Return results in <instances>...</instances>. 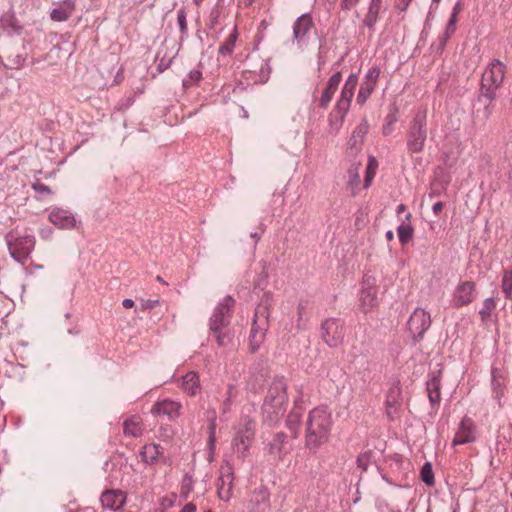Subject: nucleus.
Wrapping results in <instances>:
<instances>
[{"label":"nucleus","instance_id":"1","mask_svg":"<svg viewBox=\"0 0 512 512\" xmlns=\"http://www.w3.org/2000/svg\"><path fill=\"white\" fill-rule=\"evenodd\" d=\"M332 424V413L327 407L319 406L312 409L306 421V447L315 450L327 443Z\"/></svg>","mask_w":512,"mask_h":512},{"label":"nucleus","instance_id":"2","mask_svg":"<svg viewBox=\"0 0 512 512\" xmlns=\"http://www.w3.org/2000/svg\"><path fill=\"white\" fill-rule=\"evenodd\" d=\"M288 405L287 383L283 377H274L269 384L262 412L267 421L276 422Z\"/></svg>","mask_w":512,"mask_h":512},{"label":"nucleus","instance_id":"3","mask_svg":"<svg viewBox=\"0 0 512 512\" xmlns=\"http://www.w3.org/2000/svg\"><path fill=\"white\" fill-rule=\"evenodd\" d=\"M255 433L256 422L247 416L241 418L232 439V448L241 460L247 457L254 441Z\"/></svg>","mask_w":512,"mask_h":512},{"label":"nucleus","instance_id":"4","mask_svg":"<svg viewBox=\"0 0 512 512\" xmlns=\"http://www.w3.org/2000/svg\"><path fill=\"white\" fill-rule=\"evenodd\" d=\"M506 73V66L498 59L492 60L482 74V90L483 95L493 100L495 98L496 90L501 86L504 81Z\"/></svg>","mask_w":512,"mask_h":512},{"label":"nucleus","instance_id":"5","mask_svg":"<svg viewBox=\"0 0 512 512\" xmlns=\"http://www.w3.org/2000/svg\"><path fill=\"white\" fill-rule=\"evenodd\" d=\"M426 138V113L418 112L413 118L407 134L408 151L411 153L422 152L424 149Z\"/></svg>","mask_w":512,"mask_h":512},{"label":"nucleus","instance_id":"6","mask_svg":"<svg viewBox=\"0 0 512 512\" xmlns=\"http://www.w3.org/2000/svg\"><path fill=\"white\" fill-rule=\"evenodd\" d=\"M344 323L338 318H329L321 324V337L330 347H338L344 340Z\"/></svg>","mask_w":512,"mask_h":512},{"label":"nucleus","instance_id":"7","mask_svg":"<svg viewBox=\"0 0 512 512\" xmlns=\"http://www.w3.org/2000/svg\"><path fill=\"white\" fill-rule=\"evenodd\" d=\"M407 326L413 340H422L424 334L431 326V316L429 312L422 308H416L409 317Z\"/></svg>","mask_w":512,"mask_h":512},{"label":"nucleus","instance_id":"8","mask_svg":"<svg viewBox=\"0 0 512 512\" xmlns=\"http://www.w3.org/2000/svg\"><path fill=\"white\" fill-rule=\"evenodd\" d=\"M476 284L473 281H460L451 295L450 303L454 308L471 304L476 299Z\"/></svg>","mask_w":512,"mask_h":512},{"label":"nucleus","instance_id":"9","mask_svg":"<svg viewBox=\"0 0 512 512\" xmlns=\"http://www.w3.org/2000/svg\"><path fill=\"white\" fill-rule=\"evenodd\" d=\"M34 236L16 237L8 242L10 255L18 262L24 263L35 247Z\"/></svg>","mask_w":512,"mask_h":512},{"label":"nucleus","instance_id":"10","mask_svg":"<svg viewBox=\"0 0 512 512\" xmlns=\"http://www.w3.org/2000/svg\"><path fill=\"white\" fill-rule=\"evenodd\" d=\"M358 84V77L356 74H351L345 81V84L342 88L340 98L338 99L333 110L339 112L340 114L347 115L351 101L354 96V91Z\"/></svg>","mask_w":512,"mask_h":512},{"label":"nucleus","instance_id":"11","mask_svg":"<svg viewBox=\"0 0 512 512\" xmlns=\"http://www.w3.org/2000/svg\"><path fill=\"white\" fill-rule=\"evenodd\" d=\"M379 76L380 68L377 66H373L367 71L364 80L361 83L356 99L359 105H364L367 99L370 97L377 85Z\"/></svg>","mask_w":512,"mask_h":512},{"label":"nucleus","instance_id":"12","mask_svg":"<svg viewBox=\"0 0 512 512\" xmlns=\"http://www.w3.org/2000/svg\"><path fill=\"white\" fill-rule=\"evenodd\" d=\"M476 440V430L474 421L469 417H464L455 433L452 445H463Z\"/></svg>","mask_w":512,"mask_h":512},{"label":"nucleus","instance_id":"13","mask_svg":"<svg viewBox=\"0 0 512 512\" xmlns=\"http://www.w3.org/2000/svg\"><path fill=\"white\" fill-rule=\"evenodd\" d=\"M182 404L179 401L171 399H163L156 402L151 413L158 416H167L170 420H175L181 414Z\"/></svg>","mask_w":512,"mask_h":512},{"label":"nucleus","instance_id":"14","mask_svg":"<svg viewBox=\"0 0 512 512\" xmlns=\"http://www.w3.org/2000/svg\"><path fill=\"white\" fill-rule=\"evenodd\" d=\"M386 414L390 420H395L400 417V408L402 405L401 388L399 385H394L390 388L386 396Z\"/></svg>","mask_w":512,"mask_h":512},{"label":"nucleus","instance_id":"15","mask_svg":"<svg viewBox=\"0 0 512 512\" xmlns=\"http://www.w3.org/2000/svg\"><path fill=\"white\" fill-rule=\"evenodd\" d=\"M48 219L59 229H73L76 227V219L73 214L62 208H53Z\"/></svg>","mask_w":512,"mask_h":512},{"label":"nucleus","instance_id":"16","mask_svg":"<svg viewBox=\"0 0 512 512\" xmlns=\"http://www.w3.org/2000/svg\"><path fill=\"white\" fill-rule=\"evenodd\" d=\"M378 304L377 289L365 282L359 295V308L364 313L371 312Z\"/></svg>","mask_w":512,"mask_h":512},{"label":"nucleus","instance_id":"17","mask_svg":"<svg viewBox=\"0 0 512 512\" xmlns=\"http://www.w3.org/2000/svg\"><path fill=\"white\" fill-rule=\"evenodd\" d=\"M100 500L104 508L118 510L125 504L126 495L121 490H106Z\"/></svg>","mask_w":512,"mask_h":512},{"label":"nucleus","instance_id":"18","mask_svg":"<svg viewBox=\"0 0 512 512\" xmlns=\"http://www.w3.org/2000/svg\"><path fill=\"white\" fill-rule=\"evenodd\" d=\"M233 299L228 297L221 303L214 311L213 316L210 319V328L212 324H216L218 327H228L229 325V310L233 305Z\"/></svg>","mask_w":512,"mask_h":512},{"label":"nucleus","instance_id":"19","mask_svg":"<svg viewBox=\"0 0 512 512\" xmlns=\"http://www.w3.org/2000/svg\"><path fill=\"white\" fill-rule=\"evenodd\" d=\"M341 79H342V76H341L340 72H337V73L333 74L329 78V80H328V82L326 84V87L323 90V92H322V94H321V96L319 98V105L322 108L326 109L329 106V104H330V102H331L335 92L338 89V86H339V84L341 82Z\"/></svg>","mask_w":512,"mask_h":512},{"label":"nucleus","instance_id":"20","mask_svg":"<svg viewBox=\"0 0 512 512\" xmlns=\"http://www.w3.org/2000/svg\"><path fill=\"white\" fill-rule=\"evenodd\" d=\"M313 26L312 18L309 14H303L295 21L293 25V36L298 42L305 39L307 33Z\"/></svg>","mask_w":512,"mask_h":512},{"label":"nucleus","instance_id":"21","mask_svg":"<svg viewBox=\"0 0 512 512\" xmlns=\"http://www.w3.org/2000/svg\"><path fill=\"white\" fill-rule=\"evenodd\" d=\"M163 448L154 443L146 444L140 451L141 460L149 465L155 464L159 459L163 458Z\"/></svg>","mask_w":512,"mask_h":512},{"label":"nucleus","instance_id":"22","mask_svg":"<svg viewBox=\"0 0 512 512\" xmlns=\"http://www.w3.org/2000/svg\"><path fill=\"white\" fill-rule=\"evenodd\" d=\"M75 10V0H64L59 7L53 9L50 17L53 21L63 22L70 18Z\"/></svg>","mask_w":512,"mask_h":512},{"label":"nucleus","instance_id":"23","mask_svg":"<svg viewBox=\"0 0 512 512\" xmlns=\"http://www.w3.org/2000/svg\"><path fill=\"white\" fill-rule=\"evenodd\" d=\"M144 431L143 421L139 416H131L123 422V433L129 437H141Z\"/></svg>","mask_w":512,"mask_h":512},{"label":"nucleus","instance_id":"24","mask_svg":"<svg viewBox=\"0 0 512 512\" xmlns=\"http://www.w3.org/2000/svg\"><path fill=\"white\" fill-rule=\"evenodd\" d=\"M182 390L190 396H195L200 391V380L196 372H188L182 377Z\"/></svg>","mask_w":512,"mask_h":512},{"label":"nucleus","instance_id":"25","mask_svg":"<svg viewBox=\"0 0 512 512\" xmlns=\"http://www.w3.org/2000/svg\"><path fill=\"white\" fill-rule=\"evenodd\" d=\"M268 493L263 490H255L250 500L251 512H265L268 507Z\"/></svg>","mask_w":512,"mask_h":512},{"label":"nucleus","instance_id":"26","mask_svg":"<svg viewBox=\"0 0 512 512\" xmlns=\"http://www.w3.org/2000/svg\"><path fill=\"white\" fill-rule=\"evenodd\" d=\"M440 377L437 375L432 376L427 382L428 398L432 406H437L440 403Z\"/></svg>","mask_w":512,"mask_h":512},{"label":"nucleus","instance_id":"27","mask_svg":"<svg viewBox=\"0 0 512 512\" xmlns=\"http://www.w3.org/2000/svg\"><path fill=\"white\" fill-rule=\"evenodd\" d=\"M382 8V0H371L368 11L364 17L363 23L369 29H372L378 20Z\"/></svg>","mask_w":512,"mask_h":512},{"label":"nucleus","instance_id":"28","mask_svg":"<svg viewBox=\"0 0 512 512\" xmlns=\"http://www.w3.org/2000/svg\"><path fill=\"white\" fill-rule=\"evenodd\" d=\"M264 340H265V329L259 328L258 326H256V319H255L254 323L252 325L251 333H250V337H249L250 350L252 352L258 351V349L260 348V346L264 342Z\"/></svg>","mask_w":512,"mask_h":512},{"label":"nucleus","instance_id":"29","mask_svg":"<svg viewBox=\"0 0 512 512\" xmlns=\"http://www.w3.org/2000/svg\"><path fill=\"white\" fill-rule=\"evenodd\" d=\"M219 346H226L231 341V333L228 327H218L216 324H212L210 328Z\"/></svg>","mask_w":512,"mask_h":512},{"label":"nucleus","instance_id":"30","mask_svg":"<svg viewBox=\"0 0 512 512\" xmlns=\"http://www.w3.org/2000/svg\"><path fill=\"white\" fill-rule=\"evenodd\" d=\"M346 115L340 114L339 112L332 110L328 116V124L333 133H338L342 128Z\"/></svg>","mask_w":512,"mask_h":512},{"label":"nucleus","instance_id":"31","mask_svg":"<svg viewBox=\"0 0 512 512\" xmlns=\"http://www.w3.org/2000/svg\"><path fill=\"white\" fill-rule=\"evenodd\" d=\"M460 11H461V6L459 3H457L454 6L452 13L450 15V18L448 20L446 30H445V39L450 38L451 35H453L454 32L456 31V23L458 21V14Z\"/></svg>","mask_w":512,"mask_h":512},{"label":"nucleus","instance_id":"32","mask_svg":"<svg viewBox=\"0 0 512 512\" xmlns=\"http://www.w3.org/2000/svg\"><path fill=\"white\" fill-rule=\"evenodd\" d=\"M496 308V302L493 298H487L483 301L482 308L479 311V315L483 322L487 321L493 310Z\"/></svg>","mask_w":512,"mask_h":512},{"label":"nucleus","instance_id":"33","mask_svg":"<svg viewBox=\"0 0 512 512\" xmlns=\"http://www.w3.org/2000/svg\"><path fill=\"white\" fill-rule=\"evenodd\" d=\"M413 228L408 223H403L397 228V234L399 237V241L402 244L408 243L413 237Z\"/></svg>","mask_w":512,"mask_h":512},{"label":"nucleus","instance_id":"34","mask_svg":"<svg viewBox=\"0 0 512 512\" xmlns=\"http://www.w3.org/2000/svg\"><path fill=\"white\" fill-rule=\"evenodd\" d=\"M272 295L270 293H265L261 304L258 306L255 312V318H258L259 316L263 317L265 320L268 319L269 313H268V306L271 302Z\"/></svg>","mask_w":512,"mask_h":512},{"label":"nucleus","instance_id":"35","mask_svg":"<svg viewBox=\"0 0 512 512\" xmlns=\"http://www.w3.org/2000/svg\"><path fill=\"white\" fill-rule=\"evenodd\" d=\"M236 40H237V32H236V29H234L233 33H231L227 37L225 42L220 46L219 52L222 54H231L234 49Z\"/></svg>","mask_w":512,"mask_h":512},{"label":"nucleus","instance_id":"36","mask_svg":"<svg viewBox=\"0 0 512 512\" xmlns=\"http://www.w3.org/2000/svg\"><path fill=\"white\" fill-rule=\"evenodd\" d=\"M502 290L507 299H512V270L504 272L502 278Z\"/></svg>","mask_w":512,"mask_h":512},{"label":"nucleus","instance_id":"37","mask_svg":"<svg viewBox=\"0 0 512 512\" xmlns=\"http://www.w3.org/2000/svg\"><path fill=\"white\" fill-rule=\"evenodd\" d=\"M177 23L181 32V36H186L188 31L187 26V12L185 8H180L177 11Z\"/></svg>","mask_w":512,"mask_h":512},{"label":"nucleus","instance_id":"38","mask_svg":"<svg viewBox=\"0 0 512 512\" xmlns=\"http://www.w3.org/2000/svg\"><path fill=\"white\" fill-rule=\"evenodd\" d=\"M377 169V162L374 158H371L368 162L367 168H366V176H365V187H369Z\"/></svg>","mask_w":512,"mask_h":512},{"label":"nucleus","instance_id":"39","mask_svg":"<svg viewBox=\"0 0 512 512\" xmlns=\"http://www.w3.org/2000/svg\"><path fill=\"white\" fill-rule=\"evenodd\" d=\"M421 477L426 484L431 485L433 483L434 476L432 472V467L429 463H425L423 465L421 469Z\"/></svg>","mask_w":512,"mask_h":512},{"label":"nucleus","instance_id":"40","mask_svg":"<svg viewBox=\"0 0 512 512\" xmlns=\"http://www.w3.org/2000/svg\"><path fill=\"white\" fill-rule=\"evenodd\" d=\"M368 131V125L367 123L364 121L362 122L361 124H359L353 131L352 133V137H351V140H354L355 142L357 141V139H360L362 140V138L364 137V135L367 133Z\"/></svg>","mask_w":512,"mask_h":512},{"label":"nucleus","instance_id":"41","mask_svg":"<svg viewBox=\"0 0 512 512\" xmlns=\"http://www.w3.org/2000/svg\"><path fill=\"white\" fill-rule=\"evenodd\" d=\"M222 485L218 487V496L221 500L228 501L231 497L232 480H229L227 489L224 488V480L221 479Z\"/></svg>","mask_w":512,"mask_h":512},{"label":"nucleus","instance_id":"42","mask_svg":"<svg viewBox=\"0 0 512 512\" xmlns=\"http://www.w3.org/2000/svg\"><path fill=\"white\" fill-rule=\"evenodd\" d=\"M32 188L40 196L52 194L51 189L47 185H45V184H43L41 182L33 183L32 184Z\"/></svg>","mask_w":512,"mask_h":512},{"label":"nucleus","instance_id":"43","mask_svg":"<svg viewBox=\"0 0 512 512\" xmlns=\"http://www.w3.org/2000/svg\"><path fill=\"white\" fill-rule=\"evenodd\" d=\"M387 124L383 127V132L385 135H388L392 132V125L397 121L396 116L394 114H389L386 117Z\"/></svg>","mask_w":512,"mask_h":512},{"label":"nucleus","instance_id":"44","mask_svg":"<svg viewBox=\"0 0 512 512\" xmlns=\"http://www.w3.org/2000/svg\"><path fill=\"white\" fill-rule=\"evenodd\" d=\"M158 304L157 300H141V308L142 310L151 309Z\"/></svg>","mask_w":512,"mask_h":512},{"label":"nucleus","instance_id":"45","mask_svg":"<svg viewBox=\"0 0 512 512\" xmlns=\"http://www.w3.org/2000/svg\"><path fill=\"white\" fill-rule=\"evenodd\" d=\"M349 176H350V184L358 185L360 182V177L357 172V170H349Z\"/></svg>","mask_w":512,"mask_h":512},{"label":"nucleus","instance_id":"46","mask_svg":"<svg viewBox=\"0 0 512 512\" xmlns=\"http://www.w3.org/2000/svg\"><path fill=\"white\" fill-rule=\"evenodd\" d=\"M359 0H341V6L345 10H350L357 5Z\"/></svg>","mask_w":512,"mask_h":512},{"label":"nucleus","instance_id":"47","mask_svg":"<svg viewBox=\"0 0 512 512\" xmlns=\"http://www.w3.org/2000/svg\"><path fill=\"white\" fill-rule=\"evenodd\" d=\"M180 512H196V505L193 503L186 504Z\"/></svg>","mask_w":512,"mask_h":512},{"label":"nucleus","instance_id":"48","mask_svg":"<svg viewBox=\"0 0 512 512\" xmlns=\"http://www.w3.org/2000/svg\"><path fill=\"white\" fill-rule=\"evenodd\" d=\"M442 209H443V203L442 202H436L433 207H432V210L433 212L438 215L442 212Z\"/></svg>","mask_w":512,"mask_h":512},{"label":"nucleus","instance_id":"49","mask_svg":"<svg viewBox=\"0 0 512 512\" xmlns=\"http://www.w3.org/2000/svg\"><path fill=\"white\" fill-rule=\"evenodd\" d=\"M189 77L193 81H199L201 79V72L197 70L191 71Z\"/></svg>","mask_w":512,"mask_h":512},{"label":"nucleus","instance_id":"50","mask_svg":"<svg viewBox=\"0 0 512 512\" xmlns=\"http://www.w3.org/2000/svg\"><path fill=\"white\" fill-rule=\"evenodd\" d=\"M122 305L125 307V308H132L134 306V301L132 299H124L123 302H122Z\"/></svg>","mask_w":512,"mask_h":512},{"label":"nucleus","instance_id":"51","mask_svg":"<svg viewBox=\"0 0 512 512\" xmlns=\"http://www.w3.org/2000/svg\"><path fill=\"white\" fill-rule=\"evenodd\" d=\"M209 442H210V447L212 449L214 447V443H215L214 428L211 431V435L209 437Z\"/></svg>","mask_w":512,"mask_h":512},{"label":"nucleus","instance_id":"52","mask_svg":"<svg viewBox=\"0 0 512 512\" xmlns=\"http://www.w3.org/2000/svg\"><path fill=\"white\" fill-rule=\"evenodd\" d=\"M303 311H304V306L302 304H299L298 307H297V312H298L299 320L302 318Z\"/></svg>","mask_w":512,"mask_h":512},{"label":"nucleus","instance_id":"53","mask_svg":"<svg viewBox=\"0 0 512 512\" xmlns=\"http://www.w3.org/2000/svg\"><path fill=\"white\" fill-rule=\"evenodd\" d=\"M405 210H406V205H404V204H400V205H398V207H397V210H396V211H397V213H398V214H401V213H403Z\"/></svg>","mask_w":512,"mask_h":512},{"label":"nucleus","instance_id":"54","mask_svg":"<svg viewBox=\"0 0 512 512\" xmlns=\"http://www.w3.org/2000/svg\"><path fill=\"white\" fill-rule=\"evenodd\" d=\"M386 238H387V240H388V241H392V240L394 239V234H393V232H392V231H388V232L386 233Z\"/></svg>","mask_w":512,"mask_h":512},{"label":"nucleus","instance_id":"55","mask_svg":"<svg viewBox=\"0 0 512 512\" xmlns=\"http://www.w3.org/2000/svg\"><path fill=\"white\" fill-rule=\"evenodd\" d=\"M400 1H401V2H402V4H403V8H406V7L409 5V3H410V1H411V0H400Z\"/></svg>","mask_w":512,"mask_h":512},{"label":"nucleus","instance_id":"56","mask_svg":"<svg viewBox=\"0 0 512 512\" xmlns=\"http://www.w3.org/2000/svg\"><path fill=\"white\" fill-rule=\"evenodd\" d=\"M170 437H171V435H170V434H168V433H166V432H165V433H163V434H161V438H162V439H169Z\"/></svg>","mask_w":512,"mask_h":512},{"label":"nucleus","instance_id":"57","mask_svg":"<svg viewBox=\"0 0 512 512\" xmlns=\"http://www.w3.org/2000/svg\"><path fill=\"white\" fill-rule=\"evenodd\" d=\"M508 178L510 181H512V168L509 171Z\"/></svg>","mask_w":512,"mask_h":512},{"label":"nucleus","instance_id":"58","mask_svg":"<svg viewBox=\"0 0 512 512\" xmlns=\"http://www.w3.org/2000/svg\"><path fill=\"white\" fill-rule=\"evenodd\" d=\"M275 446H276L275 444H271V447H270V452L271 453H273V450H274Z\"/></svg>","mask_w":512,"mask_h":512},{"label":"nucleus","instance_id":"59","mask_svg":"<svg viewBox=\"0 0 512 512\" xmlns=\"http://www.w3.org/2000/svg\"><path fill=\"white\" fill-rule=\"evenodd\" d=\"M172 504H173V501H172V500H169V501H168L167 506L169 507V506H171Z\"/></svg>","mask_w":512,"mask_h":512},{"label":"nucleus","instance_id":"60","mask_svg":"<svg viewBox=\"0 0 512 512\" xmlns=\"http://www.w3.org/2000/svg\"><path fill=\"white\" fill-rule=\"evenodd\" d=\"M197 5H199L203 0H194Z\"/></svg>","mask_w":512,"mask_h":512},{"label":"nucleus","instance_id":"61","mask_svg":"<svg viewBox=\"0 0 512 512\" xmlns=\"http://www.w3.org/2000/svg\"><path fill=\"white\" fill-rule=\"evenodd\" d=\"M410 218H411V214L409 213L406 215V219L409 221Z\"/></svg>","mask_w":512,"mask_h":512},{"label":"nucleus","instance_id":"62","mask_svg":"<svg viewBox=\"0 0 512 512\" xmlns=\"http://www.w3.org/2000/svg\"><path fill=\"white\" fill-rule=\"evenodd\" d=\"M165 503H168L167 498H164V501L162 502V505H165Z\"/></svg>","mask_w":512,"mask_h":512},{"label":"nucleus","instance_id":"63","mask_svg":"<svg viewBox=\"0 0 512 512\" xmlns=\"http://www.w3.org/2000/svg\"><path fill=\"white\" fill-rule=\"evenodd\" d=\"M165 503H168L167 498H164V501L162 502V505H165Z\"/></svg>","mask_w":512,"mask_h":512},{"label":"nucleus","instance_id":"64","mask_svg":"<svg viewBox=\"0 0 512 512\" xmlns=\"http://www.w3.org/2000/svg\"><path fill=\"white\" fill-rule=\"evenodd\" d=\"M165 503H168L167 498H164V501L162 502V505H165Z\"/></svg>","mask_w":512,"mask_h":512}]
</instances>
